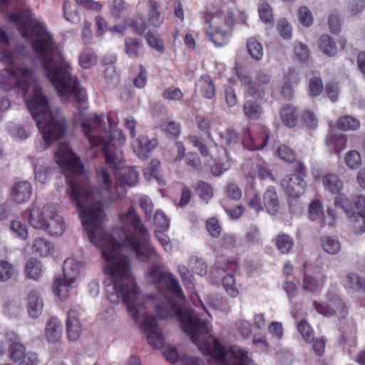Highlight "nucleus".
I'll use <instances>...</instances> for the list:
<instances>
[{
  "label": "nucleus",
  "mask_w": 365,
  "mask_h": 365,
  "mask_svg": "<svg viewBox=\"0 0 365 365\" xmlns=\"http://www.w3.org/2000/svg\"><path fill=\"white\" fill-rule=\"evenodd\" d=\"M67 182L71 202L78 210L91 242L101 248L102 257L106 261L115 262L113 266L105 269L109 275L104 280L108 299L113 304H118L121 300L133 319L138 322L139 288L131 275L129 259H117L116 254L120 248H125L133 252L142 262L159 259L160 255L150 242L148 230L135 209L130 207L125 213L120 215V220L125 227L113 229L111 235L105 232L102 226L103 203L101 200H95L94 188L77 182L74 176L68 178Z\"/></svg>",
  "instance_id": "nucleus-1"
},
{
  "label": "nucleus",
  "mask_w": 365,
  "mask_h": 365,
  "mask_svg": "<svg viewBox=\"0 0 365 365\" xmlns=\"http://www.w3.org/2000/svg\"><path fill=\"white\" fill-rule=\"evenodd\" d=\"M8 20L14 23L21 36L27 39L36 36L31 47L41 62L44 74L59 97H71L79 115L88 108L86 89L71 73V66L61 55L55 54L56 41L46 29V24L34 17L29 9H21L8 14Z\"/></svg>",
  "instance_id": "nucleus-2"
},
{
  "label": "nucleus",
  "mask_w": 365,
  "mask_h": 365,
  "mask_svg": "<svg viewBox=\"0 0 365 365\" xmlns=\"http://www.w3.org/2000/svg\"><path fill=\"white\" fill-rule=\"evenodd\" d=\"M155 312L160 319L177 317L180 327L205 355L211 356L225 365H247L251 361L247 349L231 345L226 350L217 339H214L212 346L207 341L199 340L200 334H209L208 323L195 315L190 311H183L181 306L172 297H166L155 307ZM186 365H205L197 357H188Z\"/></svg>",
  "instance_id": "nucleus-3"
},
{
  "label": "nucleus",
  "mask_w": 365,
  "mask_h": 365,
  "mask_svg": "<svg viewBox=\"0 0 365 365\" xmlns=\"http://www.w3.org/2000/svg\"><path fill=\"white\" fill-rule=\"evenodd\" d=\"M26 106L47 145L63 137L66 127V120L51 116L48 99L39 86H34L33 96L26 101Z\"/></svg>",
  "instance_id": "nucleus-4"
},
{
  "label": "nucleus",
  "mask_w": 365,
  "mask_h": 365,
  "mask_svg": "<svg viewBox=\"0 0 365 365\" xmlns=\"http://www.w3.org/2000/svg\"><path fill=\"white\" fill-rule=\"evenodd\" d=\"M0 54V61L6 66L0 70V88L6 91L14 88L26 98L31 84L36 81L34 69L24 64L14 65L13 54L8 50H3Z\"/></svg>",
  "instance_id": "nucleus-5"
},
{
  "label": "nucleus",
  "mask_w": 365,
  "mask_h": 365,
  "mask_svg": "<svg viewBox=\"0 0 365 365\" xmlns=\"http://www.w3.org/2000/svg\"><path fill=\"white\" fill-rule=\"evenodd\" d=\"M202 18L209 26L205 34L217 47L226 46L232 37L235 16L229 9H220L215 11H205Z\"/></svg>",
  "instance_id": "nucleus-6"
},
{
  "label": "nucleus",
  "mask_w": 365,
  "mask_h": 365,
  "mask_svg": "<svg viewBox=\"0 0 365 365\" xmlns=\"http://www.w3.org/2000/svg\"><path fill=\"white\" fill-rule=\"evenodd\" d=\"M161 264H152L145 274L146 282L155 287L165 285L166 289L175 297L182 301L185 300V295L178 281L172 273L163 270Z\"/></svg>",
  "instance_id": "nucleus-7"
},
{
  "label": "nucleus",
  "mask_w": 365,
  "mask_h": 365,
  "mask_svg": "<svg viewBox=\"0 0 365 365\" xmlns=\"http://www.w3.org/2000/svg\"><path fill=\"white\" fill-rule=\"evenodd\" d=\"M56 160L66 175H79L83 173V165L78 156L66 143H61L55 153Z\"/></svg>",
  "instance_id": "nucleus-8"
},
{
  "label": "nucleus",
  "mask_w": 365,
  "mask_h": 365,
  "mask_svg": "<svg viewBox=\"0 0 365 365\" xmlns=\"http://www.w3.org/2000/svg\"><path fill=\"white\" fill-rule=\"evenodd\" d=\"M139 326L141 331L147 334L148 342L153 349H160L163 346L164 339L156 319L153 314H143Z\"/></svg>",
  "instance_id": "nucleus-9"
},
{
  "label": "nucleus",
  "mask_w": 365,
  "mask_h": 365,
  "mask_svg": "<svg viewBox=\"0 0 365 365\" xmlns=\"http://www.w3.org/2000/svg\"><path fill=\"white\" fill-rule=\"evenodd\" d=\"M269 129L264 126H259L257 132L252 135L249 127H247L242 136V143L245 148L250 150H262L267 145L269 138Z\"/></svg>",
  "instance_id": "nucleus-10"
},
{
  "label": "nucleus",
  "mask_w": 365,
  "mask_h": 365,
  "mask_svg": "<svg viewBox=\"0 0 365 365\" xmlns=\"http://www.w3.org/2000/svg\"><path fill=\"white\" fill-rule=\"evenodd\" d=\"M327 299L332 303L334 307L331 306L330 304L319 302L317 301H313V307L318 314L324 317H329L335 315L337 312H347V309L343 300L340 297L335 296L332 298L330 297V294L328 292Z\"/></svg>",
  "instance_id": "nucleus-11"
},
{
  "label": "nucleus",
  "mask_w": 365,
  "mask_h": 365,
  "mask_svg": "<svg viewBox=\"0 0 365 365\" xmlns=\"http://www.w3.org/2000/svg\"><path fill=\"white\" fill-rule=\"evenodd\" d=\"M281 185L289 197L297 198L306 190L307 182L304 179L296 174L287 175L282 180Z\"/></svg>",
  "instance_id": "nucleus-12"
},
{
  "label": "nucleus",
  "mask_w": 365,
  "mask_h": 365,
  "mask_svg": "<svg viewBox=\"0 0 365 365\" xmlns=\"http://www.w3.org/2000/svg\"><path fill=\"white\" fill-rule=\"evenodd\" d=\"M307 267L308 263L305 262L304 268L307 270L303 276L302 289L310 293L320 292L325 284L327 277L320 272H314V274L309 273Z\"/></svg>",
  "instance_id": "nucleus-13"
},
{
  "label": "nucleus",
  "mask_w": 365,
  "mask_h": 365,
  "mask_svg": "<svg viewBox=\"0 0 365 365\" xmlns=\"http://www.w3.org/2000/svg\"><path fill=\"white\" fill-rule=\"evenodd\" d=\"M32 194V186L27 181L16 182L10 191V197L12 201L17 204L27 202Z\"/></svg>",
  "instance_id": "nucleus-14"
},
{
  "label": "nucleus",
  "mask_w": 365,
  "mask_h": 365,
  "mask_svg": "<svg viewBox=\"0 0 365 365\" xmlns=\"http://www.w3.org/2000/svg\"><path fill=\"white\" fill-rule=\"evenodd\" d=\"M148 26L146 19L143 18V15L138 14L133 19L130 18L125 19L124 25H115L112 30L120 34H124L126 28L128 26L131 27L137 34L143 35L145 34Z\"/></svg>",
  "instance_id": "nucleus-15"
},
{
  "label": "nucleus",
  "mask_w": 365,
  "mask_h": 365,
  "mask_svg": "<svg viewBox=\"0 0 365 365\" xmlns=\"http://www.w3.org/2000/svg\"><path fill=\"white\" fill-rule=\"evenodd\" d=\"M51 206H45L42 209L33 207L29 210V221L36 229H43L52 210Z\"/></svg>",
  "instance_id": "nucleus-16"
},
{
  "label": "nucleus",
  "mask_w": 365,
  "mask_h": 365,
  "mask_svg": "<svg viewBox=\"0 0 365 365\" xmlns=\"http://www.w3.org/2000/svg\"><path fill=\"white\" fill-rule=\"evenodd\" d=\"M66 331L68 339L70 341L78 340L81 336V324L76 309H70L67 313Z\"/></svg>",
  "instance_id": "nucleus-17"
},
{
  "label": "nucleus",
  "mask_w": 365,
  "mask_h": 365,
  "mask_svg": "<svg viewBox=\"0 0 365 365\" xmlns=\"http://www.w3.org/2000/svg\"><path fill=\"white\" fill-rule=\"evenodd\" d=\"M156 141L150 140L147 136L140 135L133 143L135 153L138 158L145 159L150 153L155 148Z\"/></svg>",
  "instance_id": "nucleus-18"
},
{
  "label": "nucleus",
  "mask_w": 365,
  "mask_h": 365,
  "mask_svg": "<svg viewBox=\"0 0 365 365\" xmlns=\"http://www.w3.org/2000/svg\"><path fill=\"white\" fill-rule=\"evenodd\" d=\"M115 175L117 182L123 187H133L139 180L138 173L130 167L120 168Z\"/></svg>",
  "instance_id": "nucleus-19"
},
{
  "label": "nucleus",
  "mask_w": 365,
  "mask_h": 365,
  "mask_svg": "<svg viewBox=\"0 0 365 365\" xmlns=\"http://www.w3.org/2000/svg\"><path fill=\"white\" fill-rule=\"evenodd\" d=\"M263 210L265 209L270 215H275L279 208V200L274 186H269L263 195Z\"/></svg>",
  "instance_id": "nucleus-20"
},
{
  "label": "nucleus",
  "mask_w": 365,
  "mask_h": 365,
  "mask_svg": "<svg viewBox=\"0 0 365 365\" xmlns=\"http://www.w3.org/2000/svg\"><path fill=\"white\" fill-rule=\"evenodd\" d=\"M43 230H46L52 236L61 235L65 230V224L62 217L56 213L52 209Z\"/></svg>",
  "instance_id": "nucleus-21"
},
{
  "label": "nucleus",
  "mask_w": 365,
  "mask_h": 365,
  "mask_svg": "<svg viewBox=\"0 0 365 365\" xmlns=\"http://www.w3.org/2000/svg\"><path fill=\"white\" fill-rule=\"evenodd\" d=\"M324 190L331 194H339L344 187V182L339 176L333 173H327L322 177Z\"/></svg>",
  "instance_id": "nucleus-22"
},
{
  "label": "nucleus",
  "mask_w": 365,
  "mask_h": 365,
  "mask_svg": "<svg viewBox=\"0 0 365 365\" xmlns=\"http://www.w3.org/2000/svg\"><path fill=\"white\" fill-rule=\"evenodd\" d=\"M82 266L81 262L77 261L72 257L66 258L63 266V277L66 280L75 282L80 275V269Z\"/></svg>",
  "instance_id": "nucleus-23"
},
{
  "label": "nucleus",
  "mask_w": 365,
  "mask_h": 365,
  "mask_svg": "<svg viewBox=\"0 0 365 365\" xmlns=\"http://www.w3.org/2000/svg\"><path fill=\"white\" fill-rule=\"evenodd\" d=\"M27 302L29 315L34 318L38 317L41 314L43 307V300L39 292L36 290L29 292Z\"/></svg>",
  "instance_id": "nucleus-24"
},
{
  "label": "nucleus",
  "mask_w": 365,
  "mask_h": 365,
  "mask_svg": "<svg viewBox=\"0 0 365 365\" xmlns=\"http://www.w3.org/2000/svg\"><path fill=\"white\" fill-rule=\"evenodd\" d=\"M45 334L48 342H58L62 334V326L61 322L56 318L51 317L46 323Z\"/></svg>",
  "instance_id": "nucleus-25"
},
{
  "label": "nucleus",
  "mask_w": 365,
  "mask_h": 365,
  "mask_svg": "<svg viewBox=\"0 0 365 365\" xmlns=\"http://www.w3.org/2000/svg\"><path fill=\"white\" fill-rule=\"evenodd\" d=\"M343 284L346 289H351L354 292L362 291L365 293V278L361 277L356 273H347Z\"/></svg>",
  "instance_id": "nucleus-26"
},
{
  "label": "nucleus",
  "mask_w": 365,
  "mask_h": 365,
  "mask_svg": "<svg viewBox=\"0 0 365 365\" xmlns=\"http://www.w3.org/2000/svg\"><path fill=\"white\" fill-rule=\"evenodd\" d=\"M74 282L66 280V278L63 279L56 278L53 282V292L61 300H66Z\"/></svg>",
  "instance_id": "nucleus-27"
},
{
  "label": "nucleus",
  "mask_w": 365,
  "mask_h": 365,
  "mask_svg": "<svg viewBox=\"0 0 365 365\" xmlns=\"http://www.w3.org/2000/svg\"><path fill=\"white\" fill-rule=\"evenodd\" d=\"M244 115L249 120H257L263 113V109L259 103L255 101H247L242 106Z\"/></svg>",
  "instance_id": "nucleus-28"
},
{
  "label": "nucleus",
  "mask_w": 365,
  "mask_h": 365,
  "mask_svg": "<svg viewBox=\"0 0 365 365\" xmlns=\"http://www.w3.org/2000/svg\"><path fill=\"white\" fill-rule=\"evenodd\" d=\"M280 116L287 127L294 128L297 125L298 113L294 106L289 105L282 107L280 110Z\"/></svg>",
  "instance_id": "nucleus-29"
},
{
  "label": "nucleus",
  "mask_w": 365,
  "mask_h": 365,
  "mask_svg": "<svg viewBox=\"0 0 365 365\" xmlns=\"http://www.w3.org/2000/svg\"><path fill=\"white\" fill-rule=\"evenodd\" d=\"M148 6L149 24L154 27L160 26L164 21V17L159 11L158 3L155 0H149Z\"/></svg>",
  "instance_id": "nucleus-30"
},
{
  "label": "nucleus",
  "mask_w": 365,
  "mask_h": 365,
  "mask_svg": "<svg viewBox=\"0 0 365 365\" xmlns=\"http://www.w3.org/2000/svg\"><path fill=\"white\" fill-rule=\"evenodd\" d=\"M200 91L202 96L207 99H212L215 96V88L213 81L209 75H202L199 79Z\"/></svg>",
  "instance_id": "nucleus-31"
},
{
  "label": "nucleus",
  "mask_w": 365,
  "mask_h": 365,
  "mask_svg": "<svg viewBox=\"0 0 365 365\" xmlns=\"http://www.w3.org/2000/svg\"><path fill=\"white\" fill-rule=\"evenodd\" d=\"M318 46L322 53L329 56H334L337 53L336 42L327 34L320 36L318 40Z\"/></svg>",
  "instance_id": "nucleus-32"
},
{
  "label": "nucleus",
  "mask_w": 365,
  "mask_h": 365,
  "mask_svg": "<svg viewBox=\"0 0 365 365\" xmlns=\"http://www.w3.org/2000/svg\"><path fill=\"white\" fill-rule=\"evenodd\" d=\"M309 217L312 221H318L322 227L325 225L323 206L320 200H314L309 206Z\"/></svg>",
  "instance_id": "nucleus-33"
},
{
  "label": "nucleus",
  "mask_w": 365,
  "mask_h": 365,
  "mask_svg": "<svg viewBox=\"0 0 365 365\" xmlns=\"http://www.w3.org/2000/svg\"><path fill=\"white\" fill-rule=\"evenodd\" d=\"M275 241L277 248L282 254L289 253L294 245L293 238L283 232L277 235Z\"/></svg>",
  "instance_id": "nucleus-34"
},
{
  "label": "nucleus",
  "mask_w": 365,
  "mask_h": 365,
  "mask_svg": "<svg viewBox=\"0 0 365 365\" xmlns=\"http://www.w3.org/2000/svg\"><path fill=\"white\" fill-rule=\"evenodd\" d=\"M336 126L341 130H356L360 127L359 120L349 115H345L339 118Z\"/></svg>",
  "instance_id": "nucleus-35"
},
{
  "label": "nucleus",
  "mask_w": 365,
  "mask_h": 365,
  "mask_svg": "<svg viewBox=\"0 0 365 365\" xmlns=\"http://www.w3.org/2000/svg\"><path fill=\"white\" fill-rule=\"evenodd\" d=\"M53 250V247L51 242L43 237L36 239L32 245L33 252L41 257L47 256Z\"/></svg>",
  "instance_id": "nucleus-36"
},
{
  "label": "nucleus",
  "mask_w": 365,
  "mask_h": 365,
  "mask_svg": "<svg viewBox=\"0 0 365 365\" xmlns=\"http://www.w3.org/2000/svg\"><path fill=\"white\" fill-rule=\"evenodd\" d=\"M327 142L329 146L333 147L335 153H340L346 146L347 138L344 134H331Z\"/></svg>",
  "instance_id": "nucleus-37"
},
{
  "label": "nucleus",
  "mask_w": 365,
  "mask_h": 365,
  "mask_svg": "<svg viewBox=\"0 0 365 365\" xmlns=\"http://www.w3.org/2000/svg\"><path fill=\"white\" fill-rule=\"evenodd\" d=\"M9 352L11 359L16 362L21 361L27 354L24 345L17 338L9 344Z\"/></svg>",
  "instance_id": "nucleus-38"
},
{
  "label": "nucleus",
  "mask_w": 365,
  "mask_h": 365,
  "mask_svg": "<svg viewBox=\"0 0 365 365\" xmlns=\"http://www.w3.org/2000/svg\"><path fill=\"white\" fill-rule=\"evenodd\" d=\"M142 47V42L136 38H125V51L132 58H137L139 56V51Z\"/></svg>",
  "instance_id": "nucleus-39"
},
{
  "label": "nucleus",
  "mask_w": 365,
  "mask_h": 365,
  "mask_svg": "<svg viewBox=\"0 0 365 365\" xmlns=\"http://www.w3.org/2000/svg\"><path fill=\"white\" fill-rule=\"evenodd\" d=\"M82 131L88 140L92 148L98 147L103 143V138L100 136H96L93 134V128L92 125L86 120H83L81 124Z\"/></svg>",
  "instance_id": "nucleus-40"
},
{
  "label": "nucleus",
  "mask_w": 365,
  "mask_h": 365,
  "mask_svg": "<svg viewBox=\"0 0 365 365\" xmlns=\"http://www.w3.org/2000/svg\"><path fill=\"white\" fill-rule=\"evenodd\" d=\"M26 277L38 280L41 274V263L36 258H31L26 264Z\"/></svg>",
  "instance_id": "nucleus-41"
},
{
  "label": "nucleus",
  "mask_w": 365,
  "mask_h": 365,
  "mask_svg": "<svg viewBox=\"0 0 365 365\" xmlns=\"http://www.w3.org/2000/svg\"><path fill=\"white\" fill-rule=\"evenodd\" d=\"M145 39L148 44L151 48L155 49L160 53L164 52L165 48L163 41L159 33L156 30L148 31L145 34Z\"/></svg>",
  "instance_id": "nucleus-42"
},
{
  "label": "nucleus",
  "mask_w": 365,
  "mask_h": 365,
  "mask_svg": "<svg viewBox=\"0 0 365 365\" xmlns=\"http://www.w3.org/2000/svg\"><path fill=\"white\" fill-rule=\"evenodd\" d=\"M349 215L353 232L356 234H361L365 232V215L361 212H354Z\"/></svg>",
  "instance_id": "nucleus-43"
},
{
  "label": "nucleus",
  "mask_w": 365,
  "mask_h": 365,
  "mask_svg": "<svg viewBox=\"0 0 365 365\" xmlns=\"http://www.w3.org/2000/svg\"><path fill=\"white\" fill-rule=\"evenodd\" d=\"M246 45L248 53L252 58L257 61L262 59L263 56V47L262 45L256 38H248Z\"/></svg>",
  "instance_id": "nucleus-44"
},
{
  "label": "nucleus",
  "mask_w": 365,
  "mask_h": 365,
  "mask_svg": "<svg viewBox=\"0 0 365 365\" xmlns=\"http://www.w3.org/2000/svg\"><path fill=\"white\" fill-rule=\"evenodd\" d=\"M249 176L252 178H258L260 180H265L272 176V173L264 161L257 163L252 170L250 172Z\"/></svg>",
  "instance_id": "nucleus-45"
},
{
  "label": "nucleus",
  "mask_w": 365,
  "mask_h": 365,
  "mask_svg": "<svg viewBox=\"0 0 365 365\" xmlns=\"http://www.w3.org/2000/svg\"><path fill=\"white\" fill-rule=\"evenodd\" d=\"M195 122L198 130L208 138L211 137L212 121L207 117L202 114L195 115Z\"/></svg>",
  "instance_id": "nucleus-46"
},
{
  "label": "nucleus",
  "mask_w": 365,
  "mask_h": 365,
  "mask_svg": "<svg viewBox=\"0 0 365 365\" xmlns=\"http://www.w3.org/2000/svg\"><path fill=\"white\" fill-rule=\"evenodd\" d=\"M97 57L91 48H86L79 56V65L83 68H90L96 63Z\"/></svg>",
  "instance_id": "nucleus-47"
},
{
  "label": "nucleus",
  "mask_w": 365,
  "mask_h": 365,
  "mask_svg": "<svg viewBox=\"0 0 365 365\" xmlns=\"http://www.w3.org/2000/svg\"><path fill=\"white\" fill-rule=\"evenodd\" d=\"M220 139L222 144L230 147L239 143L240 137L235 129L227 128L220 133Z\"/></svg>",
  "instance_id": "nucleus-48"
},
{
  "label": "nucleus",
  "mask_w": 365,
  "mask_h": 365,
  "mask_svg": "<svg viewBox=\"0 0 365 365\" xmlns=\"http://www.w3.org/2000/svg\"><path fill=\"white\" fill-rule=\"evenodd\" d=\"M197 195L206 202L213 197V188L210 184L203 180L199 181L195 188Z\"/></svg>",
  "instance_id": "nucleus-49"
},
{
  "label": "nucleus",
  "mask_w": 365,
  "mask_h": 365,
  "mask_svg": "<svg viewBox=\"0 0 365 365\" xmlns=\"http://www.w3.org/2000/svg\"><path fill=\"white\" fill-rule=\"evenodd\" d=\"M297 331L302 335V339L308 344L314 340V331L310 324L305 319H301L297 324Z\"/></svg>",
  "instance_id": "nucleus-50"
},
{
  "label": "nucleus",
  "mask_w": 365,
  "mask_h": 365,
  "mask_svg": "<svg viewBox=\"0 0 365 365\" xmlns=\"http://www.w3.org/2000/svg\"><path fill=\"white\" fill-rule=\"evenodd\" d=\"M11 230L16 237L22 240H26L28 238L29 232L27 225L25 222H23L19 220H14L11 221Z\"/></svg>",
  "instance_id": "nucleus-51"
},
{
  "label": "nucleus",
  "mask_w": 365,
  "mask_h": 365,
  "mask_svg": "<svg viewBox=\"0 0 365 365\" xmlns=\"http://www.w3.org/2000/svg\"><path fill=\"white\" fill-rule=\"evenodd\" d=\"M344 162L349 168L356 170L361 165V155L356 150H349L345 155Z\"/></svg>",
  "instance_id": "nucleus-52"
},
{
  "label": "nucleus",
  "mask_w": 365,
  "mask_h": 365,
  "mask_svg": "<svg viewBox=\"0 0 365 365\" xmlns=\"http://www.w3.org/2000/svg\"><path fill=\"white\" fill-rule=\"evenodd\" d=\"M259 18L264 24L273 26L274 24V15L271 6L264 2L260 4L258 9Z\"/></svg>",
  "instance_id": "nucleus-53"
},
{
  "label": "nucleus",
  "mask_w": 365,
  "mask_h": 365,
  "mask_svg": "<svg viewBox=\"0 0 365 365\" xmlns=\"http://www.w3.org/2000/svg\"><path fill=\"white\" fill-rule=\"evenodd\" d=\"M222 285L228 295L232 297H237L239 291L235 286V278L233 274L227 273L222 278Z\"/></svg>",
  "instance_id": "nucleus-54"
},
{
  "label": "nucleus",
  "mask_w": 365,
  "mask_h": 365,
  "mask_svg": "<svg viewBox=\"0 0 365 365\" xmlns=\"http://www.w3.org/2000/svg\"><path fill=\"white\" fill-rule=\"evenodd\" d=\"M322 246L324 252L335 255L340 250V242L332 237H325L322 238Z\"/></svg>",
  "instance_id": "nucleus-55"
},
{
  "label": "nucleus",
  "mask_w": 365,
  "mask_h": 365,
  "mask_svg": "<svg viewBox=\"0 0 365 365\" xmlns=\"http://www.w3.org/2000/svg\"><path fill=\"white\" fill-rule=\"evenodd\" d=\"M96 178L107 192H110L113 187V181L107 168H101L98 169L96 171Z\"/></svg>",
  "instance_id": "nucleus-56"
},
{
  "label": "nucleus",
  "mask_w": 365,
  "mask_h": 365,
  "mask_svg": "<svg viewBox=\"0 0 365 365\" xmlns=\"http://www.w3.org/2000/svg\"><path fill=\"white\" fill-rule=\"evenodd\" d=\"M188 266L191 268L193 273L200 276H203L207 273V266L205 262L200 258L191 257L189 259Z\"/></svg>",
  "instance_id": "nucleus-57"
},
{
  "label": "nucleus",
  "mask_w": 365,
  "mask_h": 365,
  "mask_svg": "<svg viewBox=\"0 0 365 365\" xmlns=\"http://www.w3.org/2000/svg\"><path fill=\"white\" fill-rule=\"evenodd\" d=\"M294 59L301 62H306L309 57L308 47L301 42H296L294 46Z\"/></svg>",
  "instance_id": "nucleus-58"
},
{
  "label": "nucleus",
  "mask_w": 365,
  "mask_h": 365,
  "mask_svg": "<svg viewBox=\"0 0 365 365\" xmlns=\"http://www.w3.org/2000/svg\"><path fill=\"white\" fill-rule=\"evenodd\" d=\"M277 153L280 159L287 163H292L295 161L294 151L286 145H280L277 150Z\"/></svg>",
  "instance_id": "nucleus-59"
},
{
  "label": "nucleus",
  "mask_w": 365,
  "mask_h": 365,
  "mask_svg": "<svg viewBox=\"0 0 365 365\" xmlns=\"http://www.w3.org/2000/svg\"><path fill=\"white\" fill-rule=\"evenodd\" d=\"M15 272L14 265L6 260H0V281L6 282L12 277Z\"/></svg>",
  "instance_id": "nucleus-60"
},
{
  "label": "nucleus",
  "mask_w": 365,
  "mask_h": 365,
  "mask_svg": "<svg viewBox=\"0 0 365 365\" xmlns=\"http://www.w3.org/2000/svg\"><path fill=\"white\" fill-rule=\"evenodd\" d=\"M160 161L156 159L152 160L143 168V175L145 178L150 180L153 178L158 179V169L160 168Z\"/></svg>",
  "instance_id": "nucleus-61"
},
{
  "label": "nucleus",
  "mask_w": 365,
  "mask_h": 365,
  "mask_svg": "<svg viewBox=\"0 0 365 365\" xmlns=\"http://www.w3.org/2000/svg\"><path fill=\"white\" fill-rule=\"evenodd\" d=\"M324 86L320 77H313L309 81V94L312 97L319 96L323 91Z\"/></svg>",
  "instance_id": "nucleus-62"
},
{
  "label": "nucleus",
  "mask_w": 365,
  "mask_h": 365,
  "mask_svg": "<svg viewBox=\"0 0 365 365\" xmlns=\"http://www.w3.org/2000/svg\"><path fill=\"white\" fill-rule=\"evenodd\" d=\"M163 98L168 101H180L184 94L179 88L169 87L164 90L162 94Z\"/></svg>",
  "instance_id": "nucleus-63"
},
{
  "label": "nucleus",
  "mask_w": 365,
  "mask_h": 365,
  "mask_svg": "<svg viewBox=\"0 0 365 365\" xmlns=\"http://www.w3.org/2000/svg\"><path fill=\"white\" fill-rule=\"evenodd\" d=\"M161 129L163 132L175 138L178 137L180 133V123L173 120H167L162 123Z\"/></svg>",
  "instance_id": "nucleus-64"
}]
</instances>
